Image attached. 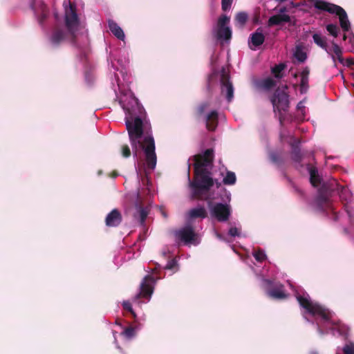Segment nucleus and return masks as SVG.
<instances>
[{
    "label": "nucleus",
    "instance_id": "f257e3e1",
    "mask_svg": "<svg viewBox=\"0 0 354 354\" xmlns=\"http://www.w3.org/2000/svg\"><path fill=\"white\" fill-rule=\"evenodd\" d=\"M125 123L134 156H138V150H142L148 168L154 169L157 156L155 151V140L151 131L144 130L143 121L138 116L134 119L126 118Z\"/></svg>",
    "mask_w": 354,
    "mask_h": 354
},
{
    "label": "nucleus",
    "instance_id": "f03ea898",
    "mask_svg": "<svg viewBox=\"0 0 354 354\" xmlns=\"http://www.w3.org/2000/svg\"><path fill=\"white\" fill-rule=\"evenodd\" d=\"M194 178L189 181L192 199L207 200L209 192L214 185V180L208 167L212 166L214 154L213 149H206L203 153L194 156Z\"/></svg>",
    "mask_w": 354,
    "mask_h": 354
},
{
    "label": "nucleus",
    "instance_id": "7ed1b4c3",
    "mask_svg": "<svg viewBox=\"0 0 354 354\" xmlns=\"http://www.w3.org/2000/svg\"><path fill=\"white\" fill-rule=\"evenodd\" d=\"M296 298L299 305L310 314L319 315L324 322L332 326L337 325L338 323L333 320V314L328 310L317 303L312 302L304 296L299 295L296 296Z\"/></svg>",
    "mask_w": 354,
    "mask_h": 354
},
{
    "label": "nucleus",
    "instance_id": "20e7f679",
    "mask_svg": "<svg viewBox=\"0 0 354 354\" xmlns=\"http://www.w3.org/2000/svg\"><path fill=\"white\" fill-rule=\"evenodd\" d=\"M313 6L317 10L335 14L339 17V24L342 30L344 32H348L350 30L351 23L347 13L341 6L323 0H313Z\"/></svg>",
    "mask_w": 354,
    "mask_h": 354
},
{
    "label": "nucleus",
    "instance_id": "39448f33",
    "mask_svg": "<svg viewBox=\"0 0 354 354\" xmlns=\"http://www.w3.org/2000/svg\"><path fill=\"white\" fill-rule=\"evenodd\" d=\"M286 89H287V86L284 88H277L270 97L273 111L274 113H278L281 123L284 119L283 113L287 112L290 107L289 95Z\"/></svg>",
    "mask_w": 354,
    "mask_h": 354
},
{
    "label": "nucleus",
    "instance_id": "423d86ee",
    "mask_svg": "<svg viewBox=\"0 0 354 354\" xmlns=\"http://www.w3.org/2000/svg\"><path fill=\"white\" fill-rule=\"evenodd\" d=\"M65 24L72 41L75 39V31L79 26L78 17L76 12V6L69 3V6L65 8Z\"/></svg>",
    "mask_w": 354,
    "mask_h": 354
},
{
    "label": "nucleus",
    "instance_id": "0eeeda50",
    "mask_svg": "<svg viewBox=\"0 0 354 354\" xmlns=\"http://www.w3.org/2000/svg\"><path fill=\"white\" fill-rule=\"evenodd\" d=\"M230 18L225 15H222L218 19L216 33L218 40L228 41L232 38V30L227 26Z\"/></svg>",
    "mask_w": 354,
    "mask_h": 354
},
{
    "label": "nucleus",
    "instance_id": "6e6552de",
    "mask_svg": "<svg viewBox=\"0 0 354 354\" xmlns=\"http://www.w3.org/2000/svg\"><path fill=\"white\" fill-rule=\"evenodd\" d=\"M30 7L37 17L39 24L44 28L45 21L49 16V9L43 0H33Z\"/></svg>",
    "mask_w": 354,
    "mask_h": 354
},
{
    "label": "nucleus",
    "instance_id": "1a4fd4ad",
    "mask_svg": "<svg viewBox=\"0 0 354 354\" xmlns=\"http://www.w3.org/2000/svg\"><path fill=\"white\" fill-rule=\"evenodd\" d=\"M210 213L218 221L225 222L230 216L231 208L227 204L217 203L210 207Z\"/></svg>",
    "mask_w": 354,
    "mask_h": 354
},
{
    "label": "nucleus",
    "instance_id": "9d476101",
    "mask_svg": "<svg viewBox=\"0 0 354 354\" xmlns=\"http://www.w3.org/2000/svg\"><path fill=\"white\" fill-rule=\"evenodd\" d=\"M174 234L176 241L182 242L185 245L193 243L197 236L194 227L191 225H187L183 228L176 230Z\"/></svg>",
    "mask_w": 354,
    "mask_h": 354
},
{
    "label": "nucleus",
    "instance_id": "9b49d317",
    "mask_svg": "<svg viewBox=\"0 0 354 354\" xmlns=\"http://www.w3.org/2000/svg\"><path fill=\"white\" fill-rule=\"evenodd\" d=\"M154 282V279L151 275H147L143 279L140 283V292L136 295V299H138L141 297L149 299L153 292L152 283Z\"/></svg>",
    "mask_w": 354,
    "mask_h": 354
},
{
    "label": "nucleus",
    "instance_id": "f8f14e48",
    "mask_svg": "<svg viewBox=\"0 0 354 354\" xmlns=\"http://www.w3.org/2000/svg\"><path fill=\"white\" fill-rule=\"evenodd\" d=\"M221 93L225 95L228 102H231L234 97V87L230 81V75L224 71L221 75Z\"/></svg>",
    "mask_w": 354,
    "mask_h": 354
},
{
    "label": "nucleus",
    "instance_id": "ddd939ff",
    "mask_svg": "<svg viewBox=\"0 0 354 354\" xmlns=\"http://www.w3.org/2000/svg\"><path fill=\"white\" fill-rule=\"evenodd\" d=\"M69 37L72 43H75V39L72 41L69 33H66L62 29L56 28L53 31V33L50 37V44L53 47H58L66 38Z\"/></svg>",
    "mask_w": 354,
    "mask_h": 354
},
{
    "label": "nucleus",
    "instance_id": "4468645a",
    "mask_svg": "<svg viewBox=\"0 0 354 354\" xmlns=\"http://www.w3.org/2000/svg\"><path fill=\"white\" fill-rule=\"evenodd\" d=\"M122 221V216L118 209L111 210L105 218V224L107 227H118Z\"/></svg>",
    "mask_w": 354,
    "mask_h": 354
},
{
    "label": "nucleus",
    "instance_id": "2eb2a0df",
    "mask_svg": "<svg viewBox=\"0 0 354 354\" xmlns=\"http://www.w3.org/2000/svg\"><path fill=\"white\" fill-rule=\"evenodd\" d=\"M325 187V185L322 187L316 198L317 206L322 211H325L327 209L330 208V203L327 194V192L324 191Z\"/></svg>",
    "mask_w": 354,
    "mask_h": 354
},
{
    "label": "nucleus",
    "instance_id": "dca6fc26",
    "mask_svg": "<svg viewBox=\"0 0 354 354\" xmlns=\"http://www.w3.org/2000/svg\"><path fill=\"white\" fill-rule=\"evenodd\" d=\"M253 85L257 89L269 91L276 86V81L271 77L257 79L253 81Z\"/></svg>",
    "mask_w": 354,
    "mask_h": 354
},
{
    "label": "nucleus",
    "instance_id": "f3484780",
    "mask_svg": "<svg viewBox=\"0 0 354 354\" xmlns=\"http://www.w3.org/2000/svg\"><path fill=\"white\" fill-rule=\"evenodd\" d=\"M136 212L134 214V217L138 218L141 224H143L149 214V209L147 207H143L138 194V201L136 203Z\"/></svg>",
    "mask_w": 354,
    "mask_h": 354
},
{
    "label": "nucleus",
    "instance_id": "a211bd4d",
    "mask_svg": "<svg viewBox=\"0 0 354 354\" xmlns=\"http://www.w3.org/2000/svg\"><path fill=\"white\" fill-rule=\"evenodd\" d=\"M290 21V17L286 14H277L271 16L268 21V26H279L283 23H288Z\"/></svg>",
    "mask_w": 354,
    "mask_h": 354
},
{
    "label": "nucleus",
    "instance_id": "6ab92c4d",
    "mask_svg": "<svg viewBox=\"0 0 354 354\" xmlns=\"http://www.w3.org/2000/svg\"><path fill=\"white\" fill-rule=\"evenodd\" d=\"M267 295L268 297L276 299H285L288 297V295L284 292L282 284L268 290Z\"/></svg>",
    "mask_w": 354,
    "mask_h": 354
},
{
    "label": "nucleus",
    "instance_id": "aec40b11",
    "mask_svg": "<svg viewBox=\"0 0 354 354\" xmlns=\"http://www.w3.org/2000/svg\"><path fill=\"white\" fill-rule=\"evenodd\" d=\"M218 112L216 111H212L206 117V128L210 131H214L218 125Z\"/></svg>",
    "mask_w": 354,
    "mask_h": 354
},
{
    "label": "nucleus",
    "instance_id": "412c9836",
    "mask_svg": "<svg viewBox=\"0 0 354 354\" xmlns=\"http://www.w3.org/2000/svg\"><path fill=\"white\" fill-rule=\"evenodd\" d=\"M264 41L265 36L261 28H257L254 32L250 35L249 43L250 42L254 46H259L263 44Z\"/></svg>",
    "mask_w": 354,
    "mask_h": 354
},
{
    "label": "nucleus",
    "instance_id": "4be33fe9",
    "mask_svg": "<svg viewBox=\"0 0 354 354\" xmlns=\"http://www.w3.org/2000/svg\"><path fill=\"white\" fill-rule=\"evenodd\" d=\"M306 168L310 174V182L311 185L315 187H317L321 183V178L318 174L317 169L315 167H313L310 163L306 164Z\"/></svg>",
    "mask_w": 354,
    "mask_h": 354
},
{
    "label": "nucleus",
    "instance_id": "5701e85b",
    "mask_svg": "<svg viewBox=\"0 0 354 354\" xmlns=\"http://www.w3.org/2000/svg\"><path fill=\"white\" fill-rule=\"evenodd\" d=\"M328 50L330 51V53L329 54L331 55V57L335 63V66H336V59L341 64H344V59L342 57V50L337 44L333 42L332 48L328 49Z\"/></svg>",
    "mask_w": 354,
    "mask_h": 354
},
{
    "label": "nucleus",
    "instance_id": "b1692460",
    "mask_svg": "<svg viewBox=\"0 0 354 354\" xmlns=\"http://www.w3.org/2000/svg\"><path fill=\"white\" fill-rule=\"evenodd\" d=\"M304 158L303 153L301 152V150L297 145L292 144V151H291V158L292 160L298 164L297 168L302 167L303 165L301 163Z\"/></svg>",
    "mask_w": 354,
    "mask_h": 354
},
{
    "label": "nucleus",
    "instance_id": "393cba45",
    "mask_svg": "<svg viewBox=\"0 0 354 354\" xmlns=\"http://www.w3.org/2000/svg\"><path fill=\"white\" fill-rule=\"evenodd\" d=\"M109 28L110 31L118 39L124 40L125 35L122 29L113 20L109 19L108 21Z\"/></svg>",
    "mask_w": 354,
    "mask_h": 354
},
{
    "label": "nucleus",
    "instance_id": "a878e982",
    "mask_svg": "<svg viewBox=\"0 0 354 354\" xmlns=\"http://www.w3.org/2000/svg\"><path fill=\"white\" fill-rule=\"evenodd\" d=\"M189 217L192 219L205 218L207 216V212L203 206H198L191 209L188 212Z\"/></svg>",
    "mask_w": 354,
    "mask_h": 354
},
{
    "label": "nucleus",
    "instance_id": "bb28decb",
    "mask_svg": "<svg viewBox=\"0 0 354 354\" xmlns=\"http://www.w3.org/2000/svg\"><path fill=\"white\" fill-rule=\"evenodd\" d=\"M313 39L318 46L325 50L328 53H330V51L328 49L326 38L325 37H322L320 34L315 33L313 35Z\"/></svg>",
    "mask_w": 354,
    "mask_h": 354
},
{
    "label": "nucleus",
    "instance_id": "cd10ccee",
    "mask_svg": "<svg viewBox=\"0 0 354 354\" xmlns=\"http://www.w3.org/2000/svg\"><path fill=\"white\" fill-rule=\"evenodd\" d=\"M270 160L274 164L280 165L283 163L284 160L281 153L272 151L269 153Z\"/></svg>",
    "mask_w": 354,
    "mask_h": 354
},
{
    "label": "nucleus",
    "instance_id": "c85d7f7f",
    "mask_svg": "<svg viewBox=\"0 0 354 354\" xmlns=\"http://www.w3.org/2000/svg\"><path fill=\"white\" fill-rule=\"evenodd\" d=\"M248 19V15L245 12H239L236 14L235 17V21L237 24L241 26H243L245 24Z\"/></svg>",
    "mask_w": 354,
    "mask_h": 354
},
{
    "label": "nucleus",
    "instance_id": "c756f323",
    "mask_svg": "<svg viewBox=\"0 0 354 354\" xmlns=\"http://www.w3.org/2000/svg\"><path fill=\"white\" fill-rule=\"evenodd\" d=\"M236 180L235 174L232 171H227L223 181L225 185H234L236 183Z\"/></svg>",
    "mask_w": 354,
    "mask_h": 354
},
{
    "label": "nucleus",
    "instance_id": "7c9ffc66",
    "mask_svg": "<svg viewBox=\"0 0 354 354\" xmlns=\"http://www.w3.org/2000/svg\"><path fill=\"white\" fill-rule=\"evenodd\" d=\"M285 68L284 64H279L278 65H275L273 68H272V73L277 78H281V71Z\"/></svg>",
    "mask_w": 354,
    "mask_h": 354
},
{
    "label": "nucleus",
    "instance_id": "2f4dec72",
    "mask_svg": "<svg viewBox=\"0 0 354 354\" xmlns=\"http://www.w3.org/2000/svg\"><path fill=\"white\" fill-rule=\"evenodd\" d=\"M209 106V103L207 102L201 103L196 109V114L198 116H201Z\"/></svg>",
    "mask_w": 354,
    "mask_h": 354
},
{
    "label": "nucleus",
    "instance_id": "473e14b6",
    "mask_svg": "<svg viewBox=\"0 0 354 354\" xmlns=\"http://www.w3.org/2000/svg\"><path fill=\"white\" fill-rule=\"evenodd\" d=\"M327 31L334 37H337L339 33V28L336 24H330L326 26Z\"/></svg>",
    "mask_w": 354,
    "mask_h": 354
},
{
    "label": "nucleus",
    "instance_id": "72a5a7b5",
    "mask_svg": "<svg viewBox=\"0 0 354 354\" xmlns=\"http://www.w3.org/2000/svg\"><path fill=\"white\" fill-rule=\"evenodd\" d=\"M253 256H254V259H256V261H257L258 262H263L266 259V255L265 252L260 249L255 251L253 253Z\"/></svg>",
    "mask_w": 354,
    "mask_h": 354
},
{
    "label": "nucleus",
    "instance_id": "f704fd0d",
    "mask_svg": "<svg viewBox=\"0 0 354 354\" xmlns=\"http://www.w3.org/2000/svg\"><path fill=\"white\" fill-rule=\"evenodd\" d=\"M308 88V77H301L300 91L301 93H306Z\"/></svg>",
    "mask_w": 354,
    "mask_h": 354
},
{
    "label": "nucleus",
    "instance_id": "c9c22d12",
    "mask_svg": "<svg viewBox=\"0 0 354 354\" xmlns=\"http://www.w3.org/2000/svg\"><path fill=\"white\" fill-rule=\"evenodd\" d=\"M295 57L299 62H304L307 59L306 53L299 49H297L296 50L295 53Z\"/></svg>",
    "mask_w": 354,
    "mask_h": 354
},
{
    "label": "nucleus",
    "instance_id": "e433bc0d",
    "mask_svg": "<svg viewBox=\"0 0 354 354\" xmlns=\"http://www.w3.org/2000/svg\"><path fill=\"white\" fill-rule=\"evenodd\" d=\"M122 335H124L127 338L131 339L136 335V330L135 328L132 326H129L126 328L122 332Z\"/></svg>",
    "mask_w": 354,
    "mask_h": 354
},
{
    "label": "nucleus",
    "instance_id": "4c0bfd02",
    "mask_svg": "<svg viewBox=\"0 0 354 354\" xmlns=\"http://www.w3.org/2000/svg\"><path fill=\"white\" fill-rule=\"evenodd\" d=\"M344 354H354V343L349 342L344 346L342 348Z\"/></svg>",
    "mask_w": 354,
    "mask_h": 354
},
{
    "label": "nucleus",
    "instance_id": "58836bf2",
    "mask_svg": "<svg viewBox=\"0 0 354 354\" xmlns=\"http://www.w3.org/2000/svg\"><path fill=\"white\" fill-rule=\"evenodd\" d=\"M121 152L124 158H129L131 154L130 148L127 145H124L122 146Z\"/></svg>",
    "mask_w": 354,
    "mask_h": 354
},
{
    "label": "nucleus",
    "instance_id": "ea45409f",
    "mask_svg": "<svg viewBox=\"0 0 354 354\" xmlns=\"http://www.w3.org/2000/svg\"><path fill=\"white\" fill-rule=\"evenodd\" d=\"M232 3V0H221V8L223 11L228 10Z\"/></svg>",
    "mask_w": 354,
    "mask_h": 354
},
{
    "label": "nucleus",
    "instance_id": "a19ab883",
    "mask_svg": "<svg viewBox=\"0 0 354 354\" xmlns=\"http://www.w3.org/2000/svg\"><path fill=\"white\" fill-rule=\"evenodd\" d=\"M122 306L124 310L130 312L133 315V317H136V314L133 312L131 304L129 301H124L122 304Z\"/></svg>",
    "mask_w": 354,
    "mask_h": 354
},
{
    "label": "nucleus",
    "instance_id": "79ce46f5",
    "mask_svg": "<svg viewBox=\"0 0 354 354\" xmlns=\"http://www.w3.org/2000/svg\"><path fill=\"white\" fill-rule=\"evenodd\" d=\"M229 234L231 236H240V232L238 230V228L236 227H231L230 230H229Z\"/></svg>",
    "mask_w": 354,
    "mask_h": 354
},
{
    "label": "nucleus",
    "instance_id": "37998d69",
    "mask_svg": "<svg viewBox=\"0 0 354 354\" xmlns=\"http://www.w3.org/2000/svg\"><path fill=\"white\" fill-rule=\"evenodd\" d=\"M348 67H351L354 65V60L352 58H347L344 60V64Z\"/></svg>",
    "mask_w": 354,
    "mask_h": 354
},
{
    "label": "nucleus",
    "instance_id": "c03bdc74",
    "mask_svg": "<svg viewBox=\"0 0 354 354\" xmlns=\"http://www.w3.org/2000/svg\"><path fill=\"white\" fill-rule=\"evenodd\" d=\"M309 73H310V70H309V68L308 67H305L301 73V77H308L309 76Z\"/></svg>",
    "mask_w": 354,
    "mask_h": 354
},
{
    "label": "nucleus",
    "instance_id": "a18cd8bd",
    "mask_svg": "<svg viewBox=\"0 0 354 354\" xmlns=\"http://www.w3.org/2000/svg\"><path fill=\"white\" fill-rule=\"evenodd\" d=\"M175 262L174 261H169L165 266L166 269H172L174 266Z\"/></svg>",
    "mask_w": 354,
    "mask_h": 354
},
{
    "label": "nucleus",
    "instance_id": "49530a36",
    "mask_svg": "<svg viewBox=\"0 0 354 354\" xmlns=\"http://www.w3.org/2000/svg\"><path fill=\"white\" fill-rule=\"evenodd\" d=\"M293 187H294L295 192L297 193L299 195H300L301 196L304 195V192L301 189H300L299 188H298L296 186H293Z\"/></svg>",
    "mask_w": 354,
    "mask_h": 354
},
{
    "label": "nucleus",
    "instance_id": "de8ad7c7",
    "mask_svg": "<svg viewBox=\"0 0 354 354\" xmlns=\"http://www.w3.org/2000/svg\"><path fill=\"white\" fill-rule=\"evenodd\" d=\"M304 108L305 106H304L302 102H299L297 105V110L302 111Z\"/></svg>",
    "mask_w": 354,
    "mask_h": 354
},
{
    "label": "nucleus",
    "instance_id": "09e8293b",
    "mask_svg": "<svg viewBox=\"0 0 354 354\" xmlns=\"http://www.w3.org/2000/svg\"><path fill=\"white\" fill-rule=\"evenodd\" d=\"M287 11V9L286 7L281 8L279 10V14H284Z\"/></svg>",
    "mask_w": 354,
    "mask_h": 354
},
{
    "label": "nucleus",
    "instance_id": "8fccbe9b",
    "mask_svg": "<svg viewBox=\"0 0 354 354\" xmlns=\"http://www.w3.org/2000/svg\"><path fill=\"white\" fill-rule=\"evenodd\" d=\"M263 283L266 285V286H270L272 282L269 279H264L263 280Z\"/></svg>",
    "mask_w": 354,
    "mask_h": 354
},
{
    "label": "nucleus",
    "instance_id": "3c124183",
    "mask_svg": "<svg viewBox=\"0 0 354 354\" xmlns=\"http://www.w3.org/2000/svg\"><path fill=\"white\" fill-rule=\"evenodd\" d=\"M345 193V188L344 187H342V190H341V195H340V197L342 198V194Z\"/></svg>",
    "mask_w": 354,
    "mask_h": 354
},
{
    "label": "nucleus",
    "instance_id": "603ef678",
    "mask_svg": "<svg viewBox=\"0 0 354 354\" xmlns=\"http://www.w3.org/2000/svg\"><path fill=\"white\" fill-rule=\"evenodd\" d=\"M190 165H188V176H189Z\"/></svg>",
    "mask_w": 354,
    "mask_h": 354
},
{
    "label": "nucleus",
    "instance_id": "864d4df0",
    "mask_svg": "<svg viewBox=\"0 0 354 354\" xmlns=\"http://www.w3.org/2000/svg\"><path fill=\"white\" fill-rule=\"evenodd\" d=\"M344 39L346 40V35H344Z\"/></svg>",
    "mask_w": 354,
    "mask_h": 354
},
{
    "label": "nucleus",
    "instance_id": "5fc2aeb1",
    "mask_svg": "<svg viewBox=\"0 0 354 354\" xmlns=\"http://www.w3.org/2000/svg\"><path fill=\"white\" fill-rule=\"evenodd\" d=\"M353 87H354V84H353Z\"/></svg>",
    "mask_w": 354,
    "mask_h": 354
}]
</instances>
